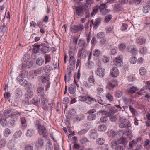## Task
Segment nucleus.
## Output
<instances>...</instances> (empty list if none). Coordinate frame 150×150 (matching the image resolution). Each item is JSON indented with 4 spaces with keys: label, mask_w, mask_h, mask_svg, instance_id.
<instances>
[{
    "label": "nucleus",
    "mask_w": 150,
    "mask_h": 150,
    "mask_svg": "<svg viewBox=\"0 0 150 150\" xmlns=\"http://www.w3.org/2000/svg\"><path fill=\"white\" fill-rule=\"evenodd\" d=\"M126 140L124 139H119L117 141H112L110 144V146L114 150H123V146L120 144H126Z\"/></svg>",
    "instance_id": "f257e3e1"
},
{
    "label": "nucleus",
    "mask_w": 150,
    "mask_h": 150,
    "mask_svg": "<svg viewBox=\"0 0 150 150\" xmlns=\"http://www.w3.org/2000/svg\"><path fill=\"white\" fill-rule=\"evenodd\" d=\"M35 127L38 129L40 135L44 137H47L48 135L47 130L44 125H41L40 122L37 121L35 122Z\"/></svg>",
    "instance_id": "f03ea898"
},
{
    "label": "nucleus",
    "mask_w": 150,
    "mask_h": 150,
    "mask_svg": "<svg viewBox=\"0 0 150 150\" xmlns=\"http://www.w3.org/2000/svg\"><path fill=\"white\" fill-rule=\"evenodd\" d=\"M119 120L120 122L119 127L120 128H127L131 127V124L129 120L122 115L119 116Z\"/></svg>",
    "instance_id": "7ed1b4c3"
},
{
    "label": "nucleus",
    "mask_w": 150,
    "mask_h": 150,
    "mask_svg": "<svg viewBox=\"0 0 150 150\" xmlns=\"http://www.w3.org/2000/svg\"><path fill=\"white\" fill-rule=\"evenodd\" d=\"M101 20L100 18H96L94 21L93 20H91L90 22V26H93L94 29H96L99 25Z\"/></svg>",
    "instance_id": "20e7f679"
},
{
    "label": "nucleus",
    "mask_w": 150,
    "mask_h": 150,
    "mask_svg": "<svg viewBox=\"0 0 150 150\" xmlns=\"http://www.w3.org/2000/svg\"><path fill=\"white\" fill-rule=\"evenodd\" d=\"M123 57L122 55L117 56L114 60L115 64L117 66L120 67L122 64Z\"/></svg>",
    "instance_id": "39448f33"
},
{
    "label": "nucleus",
    "mask_w": 150,
    "mask_h": 150,
    "mask_svg": "<svg viewBox=\"0 0 150 150\" xmlns=\"http://www.w3.org/2000/svg\"><path fill=\"white\" fill-rule=\"evenodd\" d=\"M69 59V64L70 65H74L75 63V59L74 57V52L73 50H70L68 52Z\"/></svg>",
    "instance_id": "423d86ee"
},
{
    "label": "nucleus",
    "mask_w": 150,
    "mask_h": 150,
    "mask_svg": "<svg viewBox=\"0 0 150 150\" xmlns=\"http://www.w3.org/2000/svg\"><path fill=\"white\" fill-rule=\"evenodd\" d=\"M100 112L101 113H104L105 115L110 114H115L117 112V110L115 107H112L109 109V112H106L105 111L103 110H100Z\"/></svg>",
    "instance_id": "0eeeda50"
},
{
    "label": "nucleus",
    "mask_w": 150,
    "mask_h": 150,
    "mask_svg": "<svg viewBox=\"0 0 150 150\" xmlns=\"http://www.w3.org/2000/svg\"><path fill=\"white\" fill-rule=\"evenodd\" d=\"M50 74H46L43 75L39 78V81H41L42 83H44L46 82H49L50 79Z\"/></svg>",
    "instance_id": "6e6552de"
},
{
    "label": "nucleus",
    "mask_w": 150,
    "mask_h": 150,
    "mask_svg": "<svg viewBox=\"0 0 150 150\" xmlns=\"http://www.w3.org/2000/svg\"><path fill=\"white\" fill-rule=\"evenodd\" d=\"M84 26L82 24L78 25H74L73 27L70 28V31L73 33H76L78 30H81L83 29Z\"/></svg>",
    "instance_id": "1a4fd4ad"
},
{
    "label": "nucleus",
    "mask_w": 150,
    "mask_h": 150,
    "mask_svg": "<svg viewBox=\"0 0 150 150\" xmlns=\"http://www.w3.org/2000/svg\"><path fill=\"white\" fill-rule=\"evenodd\" d=\"M88 51L87 50H85L83 48H82L81 50H80L78 53V56L80 57L81 58H85L86 56L88 55Z\"/></svg>",
    "instance_id": "9d476101"
},
{
    "label": "nucleus",
    "mask_w": 150,
    "mask_h": 150,
    "mask_svg": "<svg viewBox=\"0 0 150 150\" xmlns=\"http://www.w3.org/2000/svg\"><path fill=\"white\" fill-rule=\"evenodd\" d=\"M99 9L100 10V13L103 15H106L110 11L109 10L106 8L105 4H101L99 6Z\"/></svg>",
    "instance_id": "9b49d317"
},
{
    "label": "nucleus",
    "mask_w": 150,
    "mask_h": 150,
    "mask_svg": "<svg viewBox=\"0 0 150 150\" xmlns=\"http://www.w3.org/2000/svg\"><path fill=\"white\" fill-rule=\"evenodd\" d=\"M105 73V70L101 68H97L95 71L96 75L101 77H103Z\"/></svg>",
    "instance_id": "f8f14e48"
},
{
    "label": "nucleus",
    "mask_w": 150,
    "mask_h": 150,
    "mask_svg": "<svg viewBox=\"0 0 150 150\" xmlns=\"http://www.w3.org/2000/svg\"><path fill=\"white\" fill-rule=\"evenodd\" d=\"M40 45L39 47L42 53H46L49 52V47H46L45 44L42 43Z\"/></svg>",
    "instance_id": "ddd939ff"
},
{
    "label": "nucleus",
    "mask_w": 150,
    "mask_h": 150,
    "mask_svg": "<svg viewBox=\"0 0 150 150\" xmlns=\"http://www.w3.org/2000/svg\"><path fill=\"white\" fill-rule=\"evenodd\" d=\"M119 71L117 67H113L110 71V75L113 77H117L119 74Z\"/></svg>",
    "instance_id": "4468645a"
},
{
    "label": "nucleus",
    "mask_w": 150,
    "mask_h": 150,
    "mask_svg": "<svg viewBox=\"0 0 150 150\" xmlns=\"http://www.w3.org/2000/svg\"><path fill=\"white\" fill-rule=\"evenodd\" d=\"M138 88L134 86H129L127 89V92L130 94H132L135 93L138 90Z\"/></svg>",
    "instance_id": "2eb2a0df"
},
{
    "label": "nucleus",
    "mask_w": 150,
    "mask_h": 150,
    "mask_svg": "<svg viewBox=\"0 0 150 150\" xmlns=\"http://www.w3.org/2000/svg\"><path fill=\"white\" fill-rule=\"evenodd\" d=\"M44 88L42 87H38L37 88L38 94L41 98L45 97L44 92Z\"/></svg>",
    "instance_id": "dca6fc26"
},
{
    "label": "nucleus",
    "mask_w": 150,
    "mask_h": 150,
    "mask_svg": "<svg viewBox=\"0 0 150 150\" xmlns=\"http://www.w3.org/2000/svg\"><path fill=\"white\" fill-rule=\"evenodd\" d=\"M136 43L138 45H142L144 44L146 42V39L144 38L139 37L136 39Z\"/></svg>",
    "instance_id": "f3484780"
},
{
    "label": "nucleus",
    "mask_w": 150,
    "mask_h": 150,
    "mask_svg": "<svg viewBox=\"0 0 150 150\" xmlns=\"http://www.w3.org/2000/svg\"><path fill=\"white\" fill-rule=\"evenodd\" d=\"M75 9L77 15L79 16H83L84 10L82 7H76Z\"/></svg>",
    "instance_id": "a211bd4d"
},
{
    "label": "nucleus",
    "mask_w": 150,
    "mask_h": 150,
    "mask_svg": "<svg viewBox=\"0 0 150 150\" xmlns=\"http://www.w3.org/2000/svg\"><path fill=\"white\" fill-rule=\"evenodd\" d=\"M76 87L74 84H70L68 88V90L69 93L71 94L74 93L76 91Z\"/></svg>",
    "instance_id": "6ab92c4d"
},
{
    "label": "nucleus",
    "mask_w": 150,
    "mask_h": 150,
    "mask_svg": "<svg viewBox=\"0 0 150 150\" xmlns=\"http://www.w3.org/2000/svg\"><path fill=\"white\" fill-rule=\"evenodd\" d=\"M105 115L109 117L110 120L112 122H116L118 118V116L116 114H110Z\"/></svg>",
    "instance_id": "aec40b11"
},
{
    "label": "nucleus",
    "mask_w": 150,
    "mask_h": 150,
    "mask_svg": "<svg viewBox=\"0 0 150 150\" xmlns=\"http://www.w3.org/2000/svg\"><path fill=\"white\" fill-rule=\"evenodd\" d=\"M75 111L73 109H71L67 115V120H68L70 118L73 117L75 113Z\"/></svg>",
    "instance_id": "412c9836"
},
{
    "label": "nucleus",
    "mask_w": 150,
    "mask_h": 150,
    "mask_svg": "<svg viewBox=\"0 0 150 150\" xmlns=\"http://www.w3.org/2000/svg\"><path fill=\"white\" fill-rule=\"evenodd\" d=\"M128 52H131L133 55L135 54L137 52L135 47L134 45H130L128 49Z\"/></svg>",
    "instance_id": "4be33fe9"
},
{
    "label": "nucleus",
    "mask_w": 150,
    "mask_h": 150,
    "mask_svg": "<svg viewBox=\"0 0 150 150\" xmlns=\"http://www.w3.org/2000/svg\"><path fill=\"white\" fill-rule=\"evenodd\" d=\"M138 139L137 140H133L129 142V146L130 149H132L134 146H136L138 142Z\"/></svg>",
    "instance_id": "5701e85b"
},
{
    "label": "nucleus",
    "mask_w": 150,
    "mask_h": 150,
    "mask_svg": "<svg viewBox=\"0 0 150 150\" xmlns=\"http://www.w3.org/2000/svg\"><path fill=\"white\" fill-rule=\"evenodd\" d=\"M31 63V62L30 61H27L26 62H23L20 66L19 68L22 69L25 67H27L29 68L30 67L31 65H32V64L30 65H29Z\"/></svg>",
    "instance_id": "b1692460"
},
{
    "label": "nucleus",
    "mask_w": 150,
    "mask_h": 150,
    "mask_svg": "<svg viewBox=\"0 0 150 150\" xmlns=\"http://www.w3.org/2000/svg\"><path fill=\"white\" fill-rule=\"evenodd\" d=\"M129 108L131 112L134 116H138L139 114L138 112L132 106L129 105Z\"/></svg>",
    "instance_id": "393cba45"
},
{
    "label": "nucleus",
    "mask_w": 150,
    "mask_h": 150,
    "mask_svg": "<svg viewBox=\"0 0 150 150\" xmlns=\"http://www.w3.org/2000/svg\"><path fill=\"white\" fill-rule=\"evenodd\" d=\"M15 118L11 117V119L10 120V122L8 123H7V125L9 127H12L13 126L15 125V122L17 120V118Z\"/></svg>",
    "instance_id": "a878e982"
},
{
    "label": "nucleus",
    "mask_w": 150,
    "mask_h": 150,
    "mask_svg": "<svg viewBox=\"0 0 150 150\" xmlns=\"http://www.w3.org/2000/svg\"><path fill=\"white\" fill-rule=\"evenodd\" d=\"M50 135L52 139L56 142H57V135L60 137V133L59 132L53 133L52 134H51Z\"/></svg>",
    "instance_id": "bb28decb"
},
{
    "label": "nucleus",
    "mask_w": 150,
    "mask_h": 150,
    "mask_svg": "<svg viewBox=\"0 0 150 150\" xmlns=\"http://www.w3.org/2000/svg\"><path fill=\"white\" fill-rule=\"evenodd\" d=\"M81 7L84 11H89L91 10V5L85 3Z\"/></svg>",
    "instance_id": "cd10ccee"
},
{
    "label": "nucleus",
    "mask_w": 150,
    "mask_h": 150,
    "mask_svg": "<svg viewBox=\"0 0 150 150\" xmlns=\"http://www.w3.org/2000/svg\"><path fill=\"white\" fill-rule=\"evenodd\" d=\"M105 97L106 99L110 102H112L113 101V97L111 93H107L105 95Z\"/></svg>",
    "instance_id": "c85d7f7f"
},
{
    "label": "nucleus",
    "mask_w": 150,
    "mask_h": 150,
    "mask_svg": "<svg viewBox=\"0 0 150 150\" xmlns=\"http://www.w3.org/2000/svg\"><path fill=\"white\" fill-rule=\"evenodd\" d=\"M98 136V134L95 131H92L91 132L90 135L91 139H95L97 138Z\"/></svg>",
    "instance_id": "c756f323"
},
{
    "label": "nucleus",
    "mask_w": 150,
    "mask_h": 150,
    "mask_svg": "<svg viewBox=\"0 0 150 150\" xmlns=\"http://www.w3.org/2000/svg\"><path fill=\"white\" fill-rule=\"evenodd\" d=\"M117 82L116 81H114L112 82H110L108 84L107 87L109 90L112 89L117 84Z\"/></svg>",
    "instance_id": "7c9ffc66"
},
{
    "label": "nucleus",
    "mask_w": 150,
    "mask_h": 150,
    "mask_svg": "<svg viewBox=\"0 0 150 150\" xmlns=\"http://www.w3.org/2000/svg\"><path fill=\"white\" fill-rule=\"evenodd\" d=\"M52 104L50 103H48L47 104L43 105L42 108L45 110H51Z\"/></svg>",
    "instance_id": "2f4dec72"
},
{
    "label": "nucleus",
    "mask_w": 150,
    "mask_h": 150,
    "mask_svg": "<svg viewBox=\"0 0 150 150\" xmlns=\"http://www.w3.org/2000/svg\"><path fill=\"white\" fill-rule=\"evenodd\" d=\"M35 134L34 131L32 129H28L27 131L26 135L28 137H30Z\"/></svg>",
    "instance_id": "473e14b6"
},
{
    "label": "nucleus",
    "mask_w": 150,
    "mask_h": 150,
    "mask_svg": "<svg viewBox=\"0 0 150 150\" xmlns=\"http://www.w3.org/2000/svg\"><path fill=\"white\" fill-rule=\"evenodd\" d=\"M139 73L140 75L144 76L146 73V69L144 67H141L139 70Z\"/></svg>",
    "instance_id": "72a5a7b5"
},
{
    "label": "nucleus",
    "mask_w": 150,
    "mask_h": 150,
    "mask_svg": "<svg viewBox=\"0 0 150 150\" xmlns=\"http://www.w3.org/2000/svg\"><path fill=\"white\" fill-rule=\"evenodd\" d=\"M8 147L9 150H16L13 143L10 142L8 144Z\"/></svg>",
    "instance_id": "f704fd0d"
},
{
    "label": "nucleus",
    "mask_w": 150,
    "mask_h": 150,
    "mask_svg": "<svg viewBox=\"0 0 150 150\" xmlns=\"http://www.w3.org/2000/svg\"><path fill=\"white\" fill-rule=\"evenodd\" d=\"M52 69V67L50 66L47 65L43 67V70L44 72L46 73V74H48V73Z\"/></svg>",
    "instance_id": "c9c22d12"
},
{
    "label": "nucleus",
    "mask_w": 150,
    "mask_h": 150,
    "mask_svg": "<svg viewBox=\"0 0 150 150\" xmlns=\"http://www.w3.org/2000/svg\"><path fill=\"white\" fill-rule=\"evenodd\" d=\"M105 141V139L103 138H99L96 139V143L98 144L102 145L104 144Z\"/></svg>",
    "instance_id": "e433bc0d"
},
{
    "label": "nucleus",
    "mask_w": 150,
    "mask_h": 150,
    "mask_svg": "<svg viewBox=\"0 0 150 150\" xmlns=\"http://www.w3.org/2000/svg\"><path fill=\"white\" fill-rule=\"evenodd\" d=\"M123 131V134H125V135H126L127 136H128L129 137H130L131 136L132 131L129 129V128H126L125 130H124Z\"/></svg>",
    "instance_id": "4c0bfd02"
},
{
    "label": "nucleus",
    "mask_w": 150,
    "mask_h": 150,
    "mask_svg": "<svg viewBox=\"0 0 150 150\" xmlns=\"http://www.w3.org/2000/svg\"><path fill=\"white\" fill-rule=\"evenodd\" d=\"M150 9V6L149 4H146L144 6L143 8V11L144 13H147Z\"/></svg>",
    "instance_id": "58836bf2"
},
{
    "label": "nucleus",
    "mask_w": 150,
    "mask_h": 150,
    "mask_svg": "<svg viewBox=\"0 0 150 150\" xmlns=\"http://www.w3.org/2000/svg\"><path fill=\"white\" fill-rule=\"evenodd\" d=\"M39 46H40V45L38 44L34 45L33 50V52L34 53L36 54L39 52V51H40Z\"/></svg>",
    "instance_id": "ea45409f"
},
{
    "label": "nucleus",
    "mask_w": 150,
    "mask_h": 150,
    "mask_svg": "<svg viewBox=\"0 0 150 150\" xmlns=\"http://www.w3.org/2000/svg\"><path fill=\"white\" fill-rule=\"evenodd\" d=\"M40 101V99L38 97L35 98L32 100L31 102L32 104L35 105H38Z\"/></svg>",
    "instance_id": "a19ab883"
},
{
    "label": "nucleus",
    "mask_w": 150,
    "mask_h": 150,
    "mask_svg": "<svg viewBox=\"0 0 150 150\" xmlns=\"http://www.w3.org/2000/svg\"><path fill=\"white\" fill-rule=\"evenodd\" d=\"M36 145L38 147H41L43 146V142L42 138H39L36 142Z\"/></svg>",
    "instance_id": "79ce46f5"
},
{
    "label": "nucleus",
    "mask_w": 150,
    "mask_h": 150,
    "mask_svg": "<svg viewBox=\"0 0 150 150\" xmlns=\"http://www.w3.org/2000/svg\"><path fill=\"white\" fill-rule=\"evenodd\" d=\"M84 118V116L83 114H79L75 117V121L76 122H79L82 120Z\"/></svg>",
    "instance_id": "37998d69"
},
{
    "label": "nucleus",
    "mask_w": 150,
    "mask_h": 150,
    "mask_svg": "<svg viewBox=\"0 0 150 150\" xmlns=\"http://www.w3.org/2000/svg\"><path fill=\"white\" fill-rule=\"evenodd\" d=\"M99 6H98L97 5L94 7L93 8V11L91 13V16H93L94 15L96 14L98 12V11L99 9Z\"/></svg>",
    "instance_id": "c03bdc74"
},
{
    "label": "nucleus",
    "mask_w": 150,
    "mask_h": 150,
    "mask_svg": "<svg viewBox=\"0 0 150 150\" xmlns=\"http://www.w3.org/2000/svg\"><path fill=\"white\" fill-rule=\"evenodd\" d=\"M11 115L12 117L14 118H17V117L16 116V115L19 114V115H20L21 114V112H18L17 111H16L15 110H12V111H11Z\"/></svg>",
    "instance_id": "a18cd8bd"
},
{
    "label": "nucleus",
    "mask_w": 150,
    "mask_h": 150,
    "mask_svg": "<svg viewBox=\"0 0 150 150\" xmlns=\"http://www.w3.org/2000/svg\"><path fill=\"white\" fill-rule=\"evenodd\" d=\"M93 55L94 56L97 57L101 55V52L99 50L96 49L93 52Z\"/></svg>",
    "instance_id": "49530a36"
},
{
    "label": "nucleus",
    "mask_w": 150,
    "mask_h": 150,
    "mask_svg": "<svg viewBox=\"0 0 150 150\" xmlns=\"http://www.w3.org/2000/svg\"><path fill=\"white\" fill-rule=\"evenodd\" d=\"M98 113L92 115H88L87 116V119L88 120L90 121H92L93 120H95L97 116L96 115H97Z\"/></svg>",
    "instance_id": "de8ad7c7"
},
{
    "label": "nucleus",
    "mask_w": 150,
    "mask_h": 150,
    "mask_svg": "<svg viewBox=\"0 0 150 150\" xmlns=\"http://www.w3.org/2000/svg\"><path fill=\"white\" fill-rule=\"evenodd\" d=\"M44 60L41 57H39L37 58L36 60V62L38 65H41L43 63Z\"/></svg>",
    "instance_id": "09e8293b"
},
{
    "label": "nucleus",
    "mask_w": 150,
    "mask_h": 150,
    "mask_svg": "<svg viewBox=\"0 0 150 150\" xmlns=\"http://www.w3.org/2000/svg\"><path fill=\"white\" fill-rule=\"evenodd\" d=\"M108 136L111 137H114L116 134V132L113 130H111L108 132Z\"/></svg>",
    "instance_id": "8fccbe9b"
},
{
    "label": "nucleus",
    "mask_w": 150,
    "mask_h": 150,
    "mask_svg": "<svg viewBox=\"0 0 150 150\" xmlns=\"http://www.w3.org/2000/svg\"><path fill=\"white\" fill-rule=\"evenodd\" d=\"M107 127L104 124L100 125L98 127V129L100 131H105L107 129Z\"/></svg>",
    "instance_id": "3c124183"
},
{
    "label": "nucleus",
    "mask_w": 150,
    "mask_h": 150,
    "mask_svg": "<svg viewBox=\"0 0 150 150\" xmlns=\"http://www.w3.org/2000/svg\"><path fill=\"white\" fill-rule=\"evenodd\" d=\"M41 98L42 101L41 105L42 107L43 105H46L48 103L47 100L46 99V96Z\"/></svg>",
    "instance_id": "603ef678"
},
{
    "label": "nucleus",
    "mask_w": 150,
    "mask_h": 150,
    "mask_svg": "<svg viewBox=\"0 0 150 150\" xmlns=\"http://www.w3.org/2000/svg\"><path fill=\"white\" fill-rule=\"evenodd\" d=\"M83 86L85 88L88 89L91 87L92 85L88 83L87 81H85L83 82Z\"/></svg>",
    "instance_id": "864d4df0"
},
{
    "label": "nucleus",
    "mask_w": 150,
    "mask_h": 150,
    "mask_svg": "<svg viewBox=\"0 0 150 150\" xmlns=\"http://www.w3.org/2000/svg\"><path fill=\"white\" fill-rule=\"evenodd\" d=\"M11 133V132L10 129L7 128L5 129L4 132V135L5 137H8Z\"/></svg>",
    "instance_id": "5fc2aeb1"
},
{
    "label": "nucleus",
    "mask_w": 150,
    "mask_h": 150,
    "mask_svg": "<svg viewBox=\"0 0 150 150\" xmlns=\"http://www.w3.org/2000/svg\"><path fill=\"white\" fill-rule=\"evenodd\" d=\"M78 39V37L76 35H74L70 39L71 42H73L75 45L77 43V41Z\"/></svg>",
    "instance_id": "6e6d98bb"
},
{
    "label": "nucleus",
    "mask_w": 150,
    "mask_h": 150,
    "mask_svg": "<svg viewBox=\"0 0 150 150\" xmlns=\"http://www.w3.org/2000/svg\"><path fill=\"white\" fill-rule=\"evenodd\" d=\"M139 52L142 54H144L147 52V49L145 47H142L139 50Z\"/></svg>",
    "instance_id": "4d7b16f0"
},
{
    "label": "nucleus",
    "mask_w": 150,
    "mask_h": 150,
    "mask_svg": "<svg viewBox=\"0 0 150 150\" xmlns=\"http://www.w3.org/2000/svg\"><path fill=\"white\" fill-rule=\"evenodd\" d=\"M122 95V92L120 91H117L115 93V96L117 98L120 97Z\"/></svg>",
    "instance_id": "13d9d810"
},
{
    "label": "nucleus",
    "mask_w": 150,
    "mask_h": 150,
    "mask_svg": "<svg viewBox=\"0 0 150 150\" xmlns=\"http://www.w3.org/2000/svg\"><path fill=\"white\" fill-rule=\"evenodd\" d=\"M19 83L21 85L23 86H25L28 84V81H27L26 80L24 79H23L20 81Z\"/></svg>",
    "instance_id": "bf43d9fd"
},
{
    "label": "nucleus",
    "mask_w": 150,
    "mask_h": 150,
    "mask_svg": "<svg viewBox=\"0 0 150 150\" xmlns=\"http://www.w3.org/2000/svg\"><path fill=\"white\" fill-rule=\"evenodd\" d=\"M22 93L20 88H17L16 91V96L17 97H19L22 95Z\"/></svg>",
    "instance_id": "052dcab7"
},
{
    "label": "nucleus",
    "mask_w": 150,
    "mask_h": 150,
    "mask_svg": "<svg viewBox=\"0 0 150 150\" xmlns=\"http://www.w3.org/2000/svg\"><path fill=\"white\" fill-rule=\"evenodd\" d=\"M53 147L52 143L50 142H47V144L46 146V149L48 150H52Z\"/></svg>",
    "instance_id": "680f3d73"
},
{
    "label": "nucleus",
    "mask_w": 150,
    "mask_h": 150,
    "mask_svg": "<svg viewBox=\"0 0 150 150\" xmlns=\"http://www.w3.org/2000/svg\"><path fill=\"white\" fill-rule=\"evenodd\" d=\"M28 74V71L25 70L22 71L21 72L20 74L23 78H25L27 76Z\"/></svg>",
    "instance_id": "e2e57ef3"
},
{
    "label": "nucleus",
    "mask_w": 150,
    "mask_h": 150,
    "mask_svg": "<svg viewBox=\"0 0 150 150\" xmlns=\"http://www.w3.org/2000/svg\"><path fill=\"white\" fill-rule=\"evenodd\" d=\"M137 61V58L135 57H132L129 59V61L132 64H135Z\"/></svg>",
    "instance_id": "0e129e2a"
},
{
    "label": "nucleus",
    "mask_w": 150,
    "mask_h": 150,
    "mask_svg": "<svg viewBox=\"0 0 150 150\" xmlns=\"http://www.w3.org/2000/svg\"><path fill=\"white\" fill-rule=\"evenodd\" d=\"M104 91V89L103 88L98 87L96 89V93H97L100 95L101 93H103Z\"/></svg>",
    "instance_id": "69168bd1"
},
{
    "label": "nucleus",
    "mask_w": 150,
    "mask_h": 150,
    "mask_svg": "<svg viewBox=\"0 0 150 150\" xmlns=\"http://www.w3.org/2000/svg\"><path fill=\"white\" fill-rule=\"evenodd\" d=\"M45 63L49 62L51 59L50 56L49 55L45 54Z\"/></svg>",
    "instance_id": "338daca9"
},
{
    "label": "nucleus",
    "mask_w": 150,
    "mask_h": 150,
    "mask_svg": "<svg viewBox=\"0 0 150 150\" xmlns=\"http://www.w3.org/2000/svg\"><path fill=\"white\" fill-rule=\"evenodd\" d=\"M150 143V141L147 139H146L144 142L143 144V146L146 148H147V146Z\"/></svg>",
    "instance_id": "774afa93"
}]
</instances>
